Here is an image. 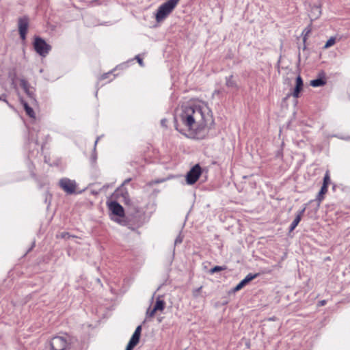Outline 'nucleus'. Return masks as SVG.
Here are the masks:
<instances>
[{
	"label": "nucleus",
	"mask_w": 350,
	"mask_h": 350,
	"mask_svg": "<svg viewBox=\"0 0 350 350\" xmlns=\"http://www.w3.org/2000/svg\"><path fill=\"white\" fill-rule=\"evenodd\" d=\"M326 80L324 77H319L310 81V85L314 88L321 87L325 85Z\"/></svg>",
	"instance_id": "4468645a"
},
{
	"label": "nucleus",
	"mask_w": 350,
	"mask_h": 350,
	"mask_svg": "<svg viewBox=\"0 0 350 350\" xmlns=\"http://www.w3.org/2000/svg\"><path fill=\"white\" fill-rule=\"evenodd\" d=\"M130 181V179H127V180H125L123 185L125 184V183H127Z\"/></svg>",
	"instance_id": "ea45409f"
},
{
	"label": "nucleus",
	"mask_w": 350,
	"mask_h": 350,
	"mask_svg": "<svg viewBox=\"0 0 350 350\" xmlns=\"http://www.w3.org/2000/svg\"><path fill=\"white\" fill-rule=\"evenodd\" d=\"M226 85L228 88H238L237 83L235 81L233 80V75H230L226 77Z\"/></svg>",
	"instance_id": "f3484780"
},
{
	"label": "nucleus",
	"mask_w": 350,
	"mask_h": 350,
	"mask_svg": "<svg viewBox=\"0 0 350 350\" xmlns=\"http://www.w3.org/2000/svg\"><path fill=\"white\" fill-rule=\"evenodd\" d=\"M226 269L227 267L226 266H215L209 270V273L213 274L221 271H224Z\"/></svg>",
	"instance_id": "aec40b11"
},
{
	"label": "nucleus",
	"mask_w": 350,
	"mask_h": 350,
	"mask_svg": "<svg viewBox=\"0 0 350 350\" xmlns=\"http://www.w3.org/2000/svg\"><path fill=\"white\" fill-rule=\"evenodd\" d=\"M142 325H138L134 333L133 334L131 338H130L129 343L125 349V350H133L135 347L139 343L141 332H142Z\"/></svg>",
	"instance_id": "6e6552de"
},
{
	"label": "nucleus",
	"mask_w": 350,
	"mask_h": 350,
	"mask_svg": "<svg viewBox=\"0 0 350 350\" xmlns=\"http://www.w3.org/2000/svg\"><path fill=\"white\" fill-rule=\"evenodd\" d=\"M174 1L176 3H178V1H179L180 0H174Z\"/></svg>",
	"instance_id": "a19ab883"
},
{
	"label": "nucleus",
	"mask_w": 350,
	"mask_h": 350,
	"mask_svg": "<svg viewBox=\"0 0 350 350\" xmlns=\"http://www.w3.org/2000/svg\"><path fill=\"white\" fill-rule=\"evenodd\" d=\"M306 205L305 204L304 206V207L297 212L296 215H299V217L301 218L303 214L304 213V212L306 211Z\"/></svg>",
	"instance_id": "c756f323"
},
{
	"label": "nucleus",
	"mask_w": 350,
	"mask_h": 350,
	"mask_svg": "<svg viewBox=\"0 0 350 350\" xmlns=\"http://www.w3.org/2000/svg\"><path fill=\"white\" fill-rule=\"evenodd\" d=\"M336 39L334 37H331L325 43L324 48L327 49L334 44Z\"/></svg>",
	"instance_id": "b1692460"
},
{
	"label": "nucleus",
	"mask_w": 350,
	"mask_h": 350,
	"mask_svg": "<svg viewBox=\"0 0 350 350\" xmlns=\"http://www.w3.org/2000/svg\"><path fill=\"white\" fill-rule=\"evenodd\" d=\"M21 103L23 106V108L28 116L30 118H35V113L31 107H30L29 104L25 101L23 98H21Z\"/></svg>",
	"instance_id": "f8f14e48"
},
{
	"label": "nucleus",
	"mask_w": 350,
	"mask_h": 350,
	"mask_svg": "<svg viewBox=\"0 0 350 350\" xmlns=\"http://www.w3.org/2000/svg\"><path fill=\"white\" fill-rule=\"evenodd\" d=\"M18 27L20 38L22 40H25L28 31L29 18L27 16L19 18L18 20Z\"/></svg>",
	"instance_id": "0eeeda50"
},
{
	"label": "nucleus",
	"mask_w": 350,
	"mask_h": 350,
	"mask_svg": "<svg viewBox=\"0 0 350 350\" xmlns=\"http://www.w3.org/2000/svg\"><path fill=\"white\" fill-rule=\"evenodd\" d=\"M174 127L179 133L192 131L195 137L202 138L208 122H213L211 111L205 103L183 106L174 117Z\"/></svg>",
	"instance_id": "f257e3e1"
},
{
	"label": "nucleus",
	"mask_w": 350,
	"mask_h": 350,
	"mask_svg": "<svg viewBox=\"0 0 350 350\" xmlns=\"http://www.w3.org/2000/svg\"><path fill=\"white\" fill-rule=\"evenodd\" d=\"M15 77H16V75H14V77L12 79V85H13L14 87L16 86V85H15Z\"/></svg>",
	"instance_id": "4c0bfd02"
},
{
	"label": "nucleus",
	"mask_w": 350,
	"mask_h": 350,
	"mask_svg": "<svg viewBox=\"0 0 350 350\" xmlns=\"http://www.w3.org/2000/svg\"><path fill=\"white\" fill-rule=\"evenodd\" d=\"M202 173V169L200 164L193 165L186 174V182L188 185L195 184Z\"/></svg>",
	"instance_id": "20e7f679"
},
{
	"label": "nucleus",
	"mask_w": 350,
	"mask_h": 350,
	"mask_svg": "<svg viewBox=\"0 0 350 350\" xmlns=\"http://www.w3.org/2000/svg\"><path fill=\"white\" fill-rule=\"evenodd\" d=\"M321 14V10L320 5H313L311 8V10L309 13V17L311 20V21H313L316 19H317Z\"/></svg>",
	"instance_id": "9b49d317"
},
{
	"label": "nucleus",
	"mask_w": 350,
	"mask_h": 350,
	"mask_svg": "<svg viewBox=\"0 0 350 350\" xmlns=\"http://www.w3.org/2000/svg\"><path fill=\"white\" fill-rule=\"evenodd\" d=\"M259 273H248L244 279H243L234 288L233 291L237 292L243 288L246 284H247L252 280L258 277Z\"/></svg>",
	"instance_id": "9d476101"
},
{
	"label": "nucleus",
	"mask_w": 350,
	"mask_h": 350,
	"mask_svg": "<svg viewBox=\"0 0 350 350\" xmlns=\"http://www.w3.org/2000/svg\"><path fill=\"white\" fill-rule=\"evenodd\" d=\"M182 241H183L182 238H181L180 237H178L176 239V240H175V244H176H176H179V243H182Z\"/></svg>",
	"instance_id": "72a5a7b5"
},
{
	"label": "nucleus",
	"mask_w": 350,
	"mask_h": 350,
	"mask_svg": "<svg viewBox=\"0 0 350 350\" xmlns=\"http://www.w3.org/2000/svg\"><path fill=\"white\" fill-rule=\"evenodd\" d=\"M111 72H107V73H105L103 74L101 77H100V79H105L108 77V75H110Z\"/></svg>",
	"instance_id": "e433bc0d"
},
{
	"label": "nucleus",
	"mask_w": 350,
	"mask_h": 350,
	"mask_svg": "<svg viewBox=\"0 0 350 350\" xmlns=\"http://www.w3.org/2000/svg\"><path fill=\"white\" fill-rule=\"evenodd\" d=\"M135 59L141 66H144L143 59L139 57V55L135 57Z\"/></svg>",
	"instance_id": "2f4dec72"
},
{
	"label": "nucleus",
	"mask_w": 350,
	"mask_h": 350,
	"mask_svg": "<svg viewBox=\"0 0 350 350\" xmlns=\"http://www.w3.org/2000/svg\"><path fill=\"white\" fill-rule=\"evenodd\" d=\"M57 237H61L62 239H68L70 237H73L74 236L70 235L67 232H62L59 235L57 236Z\"/></svg>",
	"instance_id": "393cba45"
},
{
	"label": "nucleus",
	"mask_w": 350,
	"mask_h": 350,
	"mask_svg": "<svg viewBox=\"0 0 350 350\" xmlns=\"http://www.w3.org/2000/svg\"><path fill=\"white\" fill-rule=\"evenodd\" d=\"M327 192V188L325 187V186H321V188L316 198V200L318 202L317 203V208L318 209L319 206H320V203L323 200V196Z\"/></svg>",
	"instance_id": "dca6fc26"
},
{
	"label": "nucleus",
	"mask_w": 350,
	"mask_h": 350,
	"mask_svg": "<svg viewBox=\"0 0 350 350\" xmlns=\"http://www.w3.org/2000/svg\"><path fill=\"white\" fill-rule=\"evenodd\" d=\"M35 92L36 90L33 87H32L30 90L25 92L26 95L29 98V104L31 105H35L37 104V100Z\"/></svg>",
	"instance_id": "ddd939ff"
},
{
	"label": "nucleus",
	"mask_w": 350,
	"mask_h": 350,
	"mask_svg": "<svg viewBox=\"0 0 350 350\" xmlns=\"http://www.w3.org/2000/svg\"><path fill=\"white\" fill-rule=\"evenodd\" d=\"M20 85L23 89L25 93L32 88L29 82L24 78L20 79Z\"/></svg>",
	"instance_id": "a211bd4d"
},
{
	"label": "nucleus",
	"mask_w": 350,
	"mask_h": 350,
	"mask_svg": "<svg viewBox=\"0 0 350 350\" xmlns=\"http://www.w3.org/2000/svg\"><path fill=\"white\" fill-rule=\"evenodd\" d=\"M59 186L67 194L75 193L77 187L75 180H70L68 178H62L59 180Z\"/></svg>",
	"instance_id": "39448f33"
},
{
	"label": "nucleus",
	"mask_w": 350,
	"mask_h": 350,
	"mask_svg": "<svg viewBox=\"0 0 350 350\" xmlns=\"http://www.w3.org/2000/svg\"><path fill=\"white\" fill-rule=\"evenodd\" d=\"M67 340L62 336H55L50 341L51 350H67Z\"/></svg>",
	"instance_id": "423d86ee"
},
{
	"label": "nucleus",
	"mask_w": 350,
	"mask_h": 350,
	"mask_svg": "<svg viewBox=\"0 0 350 350\" xmlns=\"http://www.w3.org/2000/svg\"><path fill=\"white\" fill-rule=\"evenodd\" d=\"M295 85L304 87V81H303V79H302V78L301 77L300 75H298L297 77V78H296V84H295Z\"/></svg>",
	"instance_id": "cd10ccee"
},
{
	"label": "nucleus",
	"mask_w": 350,
	"mask_h": 350,
	"mask_svg": "<svg viewBox=\"0 0 350 350\" xmlns=\"http://www.w3.org/2000/svg\"><path fill=\"white\" fill-rule=\"evenodd\" d=\"M302 90H303V87L295 85V87L294 88L293 92L292 93V96L296 98H299V95H300V92H301Z\"/></svg>",
	"instance_id": "4be33fe9"
},
{
	"label": "nucleus",
	"mask_w": 350,
	"mask_h": 350,
	"mask_svg": "<svg viewBox=\"0 0 350 350\" xmlns=\"http://www.w3.org/2000/svg\"><path fill=\"white\" fill-rule=\"evenodd\" d=\"M157 311H154V309H151L150 307H149L146 311V316L148 317H152L154 316Z\"/></svg>",
	"instance_id": "bb28decb"
},
{
	"label": "nucleus",
	"mask_w": 350,
	"mask_h": 350,
	"mask_svg": "<svg viewBox=\"0 0 350 350\" xmlns=\"http://www.w3.org/2000/svg\"><path fill=\"white\" fill-rule=\"evenodd\" d=\"M165 121H166V120H165V119H163V120H161V125H162V126H165Z\"/></svg>",
	"instance_id": "58836bf2"
},
{
	"label": "nucleus",
	"mask_w": 350,
	"mask_h": 350,
	"mask_svg": "<svg viewBox=\"0 0 350 350\" xmlns=\"http://www.w3.org/2000/svg\"><path fill=\"white\" fill-rule=\"evenodd\" d=\"M33 46L35 51L42 57H46L51 51L52 47L41 37H34Z\"/></svg>",
	"instance_id": "7ed1b4c3"
},
{
	"label": "nucleus",
	"mask_w": 350,
	"mask_h": 350,
	"mask_svg": "<svg viewBox=\"0 0 350 350\" xmlns=\"http://www.w3.org/2000/svg\"><path fill=\"white\" fill-rule=\"evenodd\" d=\"M0 100H2L3 102L6 103L8 105H9V103H8V101L6 99V95L5 94H2L0 96Z\"/></svg>",
	"instance_id": "473e14b6"
},
{
	"label": "nucleus",
	"mask_w": 350,
	"mask_h": 350,
	"mask_svg": "<svg viewBox=\"0 0 350 350\" xmlns=\"http://www.w3.org/2000/svg\"><path fill=\"white\" fill-rule=\"evenodd\" d=\"M109 211L113 215L123 217L124 215V210L122 205L116 201H111L108 204Z\"/></svg>",
	"instance_id": "1a4fd4ad"
},
{
	"label": "nucleus",
	"mask_w": 350,
	"mask_h": 350,
	"mask_svg": "<svg viewBox=\"0 0 350 350\" xmlns=\"http://www.w3.org/2000/svg\"><path fill=\"white\" fill-rule=\"evenodd\" d=\"M137 215H141L144 214V211H142L139 208H136V212Z\"/></svg>",
	"instance_id": "f704fd0d"
},
{
	"label": "nucleus",
	"mask_w": 350,
	"mask_h": 350,
	"mask_svg": "<svg viewBox=\"0 0 350 350\" xmlns=\"http://www.w3.org/2000/svg\"><path fill=\"white\" fill-rule=\"evenodd\" d=\"M165 306V302L160 297H157L153 308L154 311H163Z\"/></svg>",
	"instance_id": "2eb2a0df"
},
{
	"label": "nucleus",
	"mask_w": 350,
	"mask_h": 350,
	"mask_svg": "<svg viewBox=\"0 0 350 350\" xmlns=\"http://www.w3.org/2000/svg\"><path fill=\"white\" fill-rule=\"evenodd\" d=\"M98 140H99V137H97L96 140L94 142V153L92 154V155L91 157V159H92V162H95L97 159L96 154L95 153V151H96V146Z\"/></svg>",
	"instance_id": "a878e982"
},
{
	"label": "nucleus",
	"mask_w": 350,
	"mask_h": 350,
	"mask_svg": "<svg viewBox=\"0 0 350 350\" xmlns=\"http://www.w3.org/2000/svg\"><path fill=\"white\" fill-rule=\"evenodd\" d=\"M34 244L32 245L31 248H29V251L31 250L32 247H33Z\"/></svg>",
	"instance_id": "79ce46f5"
},
{
	"label": "nucleus",
	"mask_w": 350,
	"mask_h": 350,
	"mask_svg": "<svg viewBox=\"0 0 350 350\" xmlns=\"http://www.w3.org/2000/svg\"><path fill=\"white\" fill-rule=\"evenodd\" d=\"M311 31V29L310 28V27H308L307 28H306L304 30V33L305 32V35L303 38V41L305 43L306 42V40H307V36L310 33Z\"/></svg>",
	"instance_id": "c85d7f7f"
},
{
	"label": "nucleus",
	"mask_w": 350,
	"mask_h": 350,
	"mask_svg": "<svg viewBox=\"0 0 350 350\" xmlns=\"http://www.w3.org/2000/svg\"><path fill=\"white\" fill-rule=\"evenodd\" d=\"M326 303H327L326 300H324V299H323V300H321V301L319 302V304H318V305H319V306H325V305L326 304Z\"/></svg>",
	"instance_id": "c9c22d12"
},
{
	"label": "nucleus",
	"mask_w": 350,
	"mask_h": 350,
	"mask_svg": "<svg viewBox=\"0 0 350 350\" xmlns=\"http://www.w3.org/2000/svg\"><path fill=\"white\" fill-rule=\"evenodd\" d=\"M176 3L174 0H167L161 4L155 14V20L157 23L163 21L176 8Z\"/></svg>",
	"instance_id": "f03ea898"
},
{
	"label": "nucleus",
	"mask_w": 350,
	"mask_h": 350,
	"mask_svg": "<svg viewBox=\"0 0 350 350\" xmlns=\"http://www.w3.org/2000/svg\"><path fill=\"white\" fill-rule=\"evenodd\" d=\"M302 90H303V87L295 85V87L294 88L293 92L292 93V96L296 98H299V95H300V92H301Z\"/></svg>",
	"instance_id": "412c9836"
},
{
	"label": "nucleus",
	"mask_w": 350,
	"mask_h": 350,
	"mask_svg": "<svg viewBox=\"0 0 350 350\" xmlns=\"http://www.w3.org/2000/svg\"><path fill=\"white\" fill-rule=\"evenodd\" d=\"M329 183H330V178H329V173L327 172L324 176L323 183L322 186L325 185V187L328 188V185H329Z\"/></svg>",
	"instance_id": "5701e85b"
},
{
	"label": "nucleus",
	"mask_w": 350,
	"mask_h": 350,
	"mask_svg": "<svg viewBox=\"0 0 350 350\" xmlns=\"http://www.w3.org/2000/svg\"><path fill=\"white\" fill-rule=\"evenodd\" d=\"M202 286L196 288V289H194L193 291V295L194 297H197L198 293L200 292V291L202 290Z\"/></svg>",
	"instance_id": "7c9ffc66"
},
{
	"label": "nucleus",
	"mask_w": 350,
	"mask_h": 350,
	"mask_svg": "<svg viewBox=\"0 0 350 350\" xmlns=\"http://www.w3.org/2000/svg\"><path fill=\"white\" fill-rule=\"evenodd\" d=\"M301 219V218L299 217V215H296L295 218L289 226V232H292L295 229Z\"/></svg>",
	"instance_id": "6ab92c4d"
}]
</instances>
